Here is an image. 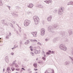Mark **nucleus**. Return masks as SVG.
I'll use <instances>...</instances> for the list:
<instances>
[{"label": "nucleus", "instance_id": "nucleus-5", "mask_svg": "<svg viewBox=\"0 0 73 73\" xmlns=\"http://www.w3.org/2000/svg\"><path fill=\"white\" fill-rule=\"evenodd\" d=\"M59 48L61 49L62 50H66L67 49V48L64 46H63L62 45H60V46Z\"/></svg>", "mask_w": 73, "mask_h": 73}, {"label": "nucleus", "instance_id": "nucleus-35", "mask_svg": "<svg viewBox=\"0 0 73 73\" xmlns=\"http://www.w3.org/2000/svg\"><path fill=\"white\" fill-rule=\"evenodd\" d=\"M7 7H8V8L9 9V10H10V8H11V7L9 6H7Z\"/></svg>", "mask_w": 73, "mask_h": 73}, {"label": "nucleus", "instance_id": "nucleus-4", "mask_svg": "<svg viewBox=\"0 0 73 73\" xmlns=\"http://www.w3.org/2000/svg\"><path fill=\"white\" fill-rule=\"evenodd\" d=\"M31 21L30 20H26L24 21V25L25 27H27L29 25Z\"/></svg>", "mask_w": 73, "mask_h": 73}, {"label": "nucleus", "instance_id": "nucleus-40", "mask_svg": "<svg viewBox=\"0 0 73 73\" xmlns=\"http://www.w3.org/2000/svg\"><path fill=\"white\" fill-rule=\"evenodd\" d=\"M11 55H12V56H13V54H14V53L13 52H12L11 54Z\"/></svg>", "mask_w": 73, "mask_h": 73}, {"label": "nucleus", "instance_id": "nucleus-42", "mask_svg": "<svg viewBox=\"0 0 73 73\" xmlns=\"http://www.w3.org/2000/svg\"><path fill=\"white\" fill-rule=\"evenodd\" d=\"M22 69V70H25V69L24 68H21Z\"/></svg>", "mask_w": 73, "mask_h": 73}, {"label": "nucleus", "instance_id": "nucleus-17", "mask_svg": "<svg viewBox=\"0 0 73 73\" xmlns=\"http://www.w3.org/2000/svg\"><path fill=\"white\" fill-rule=\"evenodd\" d=\"M9 25H10V26H11V27L12 28H14V27H13V26L12 25V24L11 23H9Z\"/></svg>", "mask_w": 73, "mask_h": 73}, {"label": "nucleus", "instance_id": "nucleus-21", "mask_svg": "<svg viewBox=\"0 0 73 73\" xmlns=\"http://www.w3.org/2000/svg\"><path fill=\"white\" fill-rule=\"evenodd\" d=\"M33 66L34 67L36 68H37V64H33Z\"/></svg>", "mask_w": 73, "mask_h": 73}, {"label": "nucleus", "instance_id": "nucleus-50", "mask_svg": "<svg viewBox=\"0 0 73 73\" xmlns=\"http://www.w3.org/2000/svg\"><path fill=\"white\" fill-rule=\"evenodd\" d=\"M16 33L18 35H19V33L18 32V31H16Z\"/></svg>", "mask_w": 73, "mask_h": 73}, {"label": "nucleus", "instance_id": "nucleus-49", "mask_svg": "<svg viewBox=\"0 0 73 73\" xmlns=\"http://www.w3.org/2000/svg\"><path fill=\"white\" fill-rule=\"evenodd\" d=\"M49 2H50V3H51V2H52V0H49Z\"/></svg>", "mask_w": 73, "mask_h": 73}, {"label": "nucleus", "instance_id": "nucleus-57", "mask_svg": "<svg viewBox=\"0 0 73 73\" xmlns=\"http://www.w3.org/2000/svg\"><path fill=\"white\" fill-rule=\"evenodd\" d=\"M45 40L46 41H48V39H45Z\"/></svg>", "mask_w": 73, "mask_h": 73}, {"label": "nucleus", "instance_id": "nucleus-54", "mask_svg": "<svg viewBox=\"0 0 73 73\" xmlns=\"http://www.w3.org/2000/svg\"><path fill=\"white\" fill-rule=\"evenodd\" d=\"M30 50H31V51H33V49L31 48Z\"/></svg>", "mask_w": 73, "mask_h": 73}, {"label": "nucleus", "instance_id": "nucleus-27", "mask_svg": "<svg viewBox=\"0 0 73 73\" xmlns=\"http://www.w3.org/2000/svg\"><path fill=\"white\" fill-rule=\"evenodd\" d=\"M57 11L56 10H54V13H57Z\"/></svg>", "mask_w": 73, "mask_h": 73}, {"label": "nucleus", "instance_id": "nucleus-44", "mask_svg": "<svg viewBox=\"0 0 73 73\" xmlns=\"http://www.w3.org/2000/svg\"><path fill=\"white\" fill-rule=\"evenodd\" d=\"M28 72H29V71H31V69L30 68H29L28 70Z\"/></svg>", "mask_w": 73, "mask_h": 73}, {"label": "nucleus", "instance_id": "nucleus-63", "mask_svg": "<svg viewBox=\"0 0 73 73\" xmlns=\"http://www.w3.org/2000/svg\"><path fill=\"white\" fill-rule=\"evenodd\" d=\"M20 44H22V42H20Z\"/></svg>", "mask_w": 73, "mask_h": 73}, {"label": "nucleus", "instance_id": "nucleus-29", "mask_svg": "<svg viewBox=\"0 0 73 73\" xmlns=\"http://www.w3.org/2000/svg\"><path fill=\"white\" fill-rule=\"evenodd\" d=\"M46 54L47 55H49V54H50V53L48 52H46Z\"/></svg>", "mask_w": 73, "mask_h": 73}, {"label": "nucleus", "instance_id": "nucleus-10", "mask_svg": "<svg viewBox=\"0 0 73 73\" xmlns=\"http://www.w3.org/2000/svg\"><path fill=\"white\" fill-rule=\"evenodd\" d=\"M27 7H28V8H32L33 7V5L32 3H30L29 5H27Z\"/></svg>", "mask_w": 73, "mask_h": 73}, {"label": "nucleus", "instance_id": "nucleus-30", "mask_svg": "<svg viewBox=\"0 0 73 73\" xmlns=\"http://www.w3.org/2000/svg\"><path fill=\"white\" fill-rule=\"evenodd\" d=\"M46 4H49V0L48 1H46Z\"/></svg>", "mask_w": 73, "mask_h": 73}, {"label": "nucleus", "instance_id": "nucleus-24", "mask_svg": "<svg viewBox=\"0 0 73 73\" xmlns=\"http://www.w3.org/2000/svg\"><path fill=\"white\" fill-rule=\"evenodd\" d=\"M69 58L71 59V60H72V64H73V59L71 57H70V56H69Z\"/></svg>", "mask_w": 73, "mask_h": 73}, {"label": "nucleus", "instance_id": "nucleus-16", "mask_svg": "<svg viewBox=\"0 0 73 73\" xmlns=\"http://www.w3.org/2000/svg\"><path fill=\"white\" fill-rule=\"evenodd\" d=\"M38 7L39 8H43V6L40 5H38Z\"/></svg>", "mask_w": 73, "mask_h": 73}, {"label": "nucleus", "instance_id": "nucleus-2", "mask_svg": "<svg viewBox=\"0 0 73 73\" xmlns=\"http://www.w3.org/2000/svg\"><path fill=\"white\" fill-rule=\"evenodd\" d=\"M33 19L34 21L35 25L38 24L39 23V19L38 17L36 16H34L33 17Z\"/></svg>", "mask_w": 73, "mask_h": 73}, {"label": "nucleus", "instance_id": "nucleus-14", "mask_svg": "<svg viewBox=\"0 0 73 73\" xmlns=\"http://www.w3.org/2000/svg\"><path fill=\"white\" fill-rule=\"evenodd\" d=\"M5 60L7 63L8 62V61H9V60L8 58H7V57L5 58Z\"/></svg>", "mask_w": 73, "mask_h": 73}, {"label": "nucleus", "instance_id": "nucleus-6", "mask_svg": "<svg viewBox=\"0 0 73 73\" xmlns=\"http://www.w3.org/2000/svg\"><path fill=\"white\" fill-rule=\"evenodd\" d=\"M41 35L42 36H43L45 35V30L44 29H41Z\"/></svg>", "mask_w": 73, "mask_h": 73}, {"label": "nucleus", "instance_id": "nucleus-23", "mask_svg": "<svg viewBox=\"0 0 73 73\" xmlns=\"http://www.w3.org/2000/svg\"><path fill=\"white\" fill-rule=\"evenodd\" d=\"M38 62L39 64H41V63H42V61L41 60L38 61Z\"/></svg>", "mask_w": 73, "mask_h": 73}, {"label": "nucleus", "instance_id": "nucleus-26", "mask_svg": "<svg viewBox=\"0 0 73 73\" xmlns=\"http://www.w3.org/2000/svg\"><path fill=\"white\" fill-rule=\"evenodd\" d=\"M71 1H70L68 2L67 4L68 5H71Z\"/></svg>", "mask_w": 73, "mask_h": 73}, {"label": "nucleus", "instance_id": "nucleus-15", "mask_svg": "<svg viewBox=\"0 0 73 73\" xmlns=\"http://www.w3.org/2000/svg\"><path fill=\"white\" fill-rule=\"evenodd\" d=\"M34 52L35 54H38V50H35L34 51Z\"/></svg>", "mask_w": 73, "mask_h": 73}, {"label": "nucleus", "instance_id": "nucleus-48", "mask_svg": "<svg viewBox=\"0 0 73 73\" xmlns=\"http://www.w3.org/2000/svg\"><path fill=\"white\" fill-rule=\"evenodd\" d=\"M34 70H35V71H36V70H38V69L35 68L34 69Z\"/></svg>", "mask_w": 73, "mask_h": 73}, {"label": "nucleus", "instance_id": "nucleus-45", "mask_svg": "<svg viewBox=\"0 0 73 73\" xmlns=\"http://www.w3.org/2000/svg\"><path fill=\"white\" fill-rule=\"evenodd\" d=\"M48 52L49 53H52V51H51V50H50L48 51Z\"/></svg>", "mask_w": 73, "mask_h": 73}, {"label": "nucleus", "instance_id": "nucleus-11", "mask_svg": "<svg viewBox=\"0 0 73 73\" xmlns=\"http://www.w3.org/2000/svg\"><path fill=\"white\" fill-rule=\"evenodd\" d=\"M37 32H35V33H32L31 34L33 35V37L37 36Z\"/></svg>", "mask_w": 73, "mask_h": 73}, {"label": "nucleus", "instance_id": "nucleus-22", "mask_svg": "<svg viewBox=\"0 0 73 73\" xmlns=\"http://www.w3.org/2000/svg\"><path fill=\"white\" fill-rule=\"evenodd\" d=\"M0 5H3V3H2L1 0H0Z\"/></svg>", "mask_w": 73, "mask_h": 73}, {"label": "nucleus", "instance_id": "nucleus-59", "mask_svg": "<svg viewBox=\"0 0 73 73\" xmlns=\"http://www.w3.org/2000/svg\"><path fill=\"white\" fill-rule=\"evenodd\" d=\"M29 73H32V71H31L30 72H29Z\"/></svg>", "mask_w": 73, "mask_h": 73}, {"label": "nucleus", "instance_id": "nucleus-46", "mask_svg": "<svg viewBox=\"0 0 73 73\" xmlns=\"http://www.w3.org/2000/svg\"><path fill=\"white\" fill-rule=\"evenodd\" d=\"M27 43H28V44H29V41L28 40H27Z\"/></svg>", "mask_w": 73, "mask_h": 73}, {"label": "nucleus", "instance_id": "nucleus-32", "mask_svg": "<svg viewBox=\"0 0 73 73\" xmlns=\"http://www.w3.org/2000/svg\"><path fill=\"white\" fill-rule=\"evenodd\" d=\"M25 45H27V44H28V42H26L25 43Z\"/></svg>", "mask_w": 73, "mask_h": 73}, {"label": "nucleus", "instance_id": "nucleus-18", "mask_svg": "<svg viewBox=\"0 0 73 73\" xmlns=\"http://www.w3.org/2000/svg\"><path fill=\"white\" fill-rule=\"evenodd\" d=\"M12 71H14V70H15V68L13 67H12L11 68Z\"/></svg>", "mask_w": 73, "mask_h": 73}, {"label": "nucleus", "instance_id": "nucleus-9", "mask_svg": "<svg viewBox=\"0 0 73 73\" xmlns=\"http://www.w3.org/2000/svg\"><path fill=\"white\" fill-rule=\"evenodd\" d=\"M52 17L51 16L49 17L47 19V20L48 22H51V20H52Z\"/></svg>", "mask_w": 73, "mask_h": 73}, {"label": "nucleus", "instance_id": "nucleus-12", "mask_svg": "<svg viewBox=\"0 0 73 73\" xmlns=\"http://www.w3.org/2000/svg\"><path fill=\"white\" fill-rule=\"evenodd\" d=\"M68 33L69 34V36H70L72 35V31L71 30H70L68 31Z\"/></svg>", "mask_w": 73, "mask_h": 73}, {"label": "nucleus", "instance_id": "nucleus-20", "mask_svg": "<svg viewBox=\"0 0 73 73\" xmlns=\"http://www.w3.org/2000/svg\"><path fill=\"white\" fill-rule=\"evenodd\" d=\"M9 70H11V69H10V68L9 67H8L7 68V71H8V72H9Z\"/></svg>", "mask_w": 73, "mask_h": 73}, {"label": "nucleus", "instance_id": "nucleus-31", "mask_svg": "<svg viewBox=\"0 0 73 73\" xmlns=\"http://www.w3.org/2000/svg\"><path fill=\"white\" fill-rule=\"evenodd\" d=\"M20 29H19V31L20 32H21V27L20 28Z\"/></svg>", "mask_w": 73, "mask_h": 73}, {"label": "nucleus", "instance_id": "nucleus-53", "mask_svg": "<svg viewBox=\"0 0 73 73\" xmlns=\"http://www.w3.org/2000/svg\"><path fill=\"white\" fill-rule=\"evenodd\" d=\"M30 48H32V46H30L29 47Z\"/></svg>", "mask_w": 73, "mask_h": 73}, {"label": "nucleus", "instance_id": "nucleus-62", "mask_svg": "<svg viewBox=\"0 0 73 73\" xmlns=\"http://www.w3.org/2000/svg\"><path fill=\"white\" fill-rule=\"evenodd\" d=\"M46 56V55H45V54L44 55V56L45 57Z\"/></svg>", "mask_w": 73, "mask_h": 73}, {"label": "nucleus", "instance_id": "nucleus-34", "mask_svg": "<svg viewBox=\"0 0 73 73\" xmlns=\"http://www.w3.org/2000/svg\"><path fill=\"white\" fill-rule=\"evenodd\" d=\"M65 41H67V42H68V41H69V40L68 39H66L65 40Z\"/></svg>", "mask_w": 73, "mask_h": 73}, {"label": "nucleus", "instance_id": "nucleus-47", "mask_svg": "<svg viewBox=\"0 0 73 73\" xmlns=\"http://www.w3.org/2000/svg\"><path fill=\"white\" fill-rule=\"evenodd\" d=\"M12 23H13V24H15V22L14 21H12Z\"/></svg>", "mask_w": 73, "mask_h": 73}, {"label": "nucleus", "instance_id": "nucleus-19", "mask_svg": "<svg viewBox=\"0 0 73 73\" xmlns=\"http://www.w3.org/2000/svg\"><path fill=\"white\" fill-rule=\"evenodd\" d=\"M30 53H31V55H32V56H33L35 55V54H34V53H33L32 52H30Z\"/></svg>", "mask_w": 73, "mask_h": 73}, {"label": "nucleus", "instance_id": "nucleus-1", "mask_svg": "<svg viewBox=\"0 0 73 73\" xmlns=\"http://www.w3.org/2000/svg\"><path fill=\"white\" fill-rule=\"evenodd\" d=\"M57 27V25H54L52 26H50L48 27V30L50 32L54 33V31H53L54 30V28H56Z\"/></svg>", "mask_w": 73, "mask_h": 73}, {"label": "nucleus", "instance_id": "nucleus-61", "mask_svg": "<svg viewBox=\"0 0 73 73\" xmlns=\"http://www.w3.org/2000/svg\"><path fill=\"white\" fill-rule=\"evenodd\" d=\"M38 58H37L36 59V61H38Z\"/></svg>", "mask_w": 73, "mask_h": 73}, {"label": "nucleus", "instance_id": "nucleus-8", "mask_svg": "<svg viewBox=\"0 0 73 73\" xmlns=\"http://www.w3.org/2000/svg\"><path fill=\"white\" fill-rule=\"evenodd\" d=\"M65 33H66V32H61L60 33V35H62V36H63V37L65 36Z\"/></svg>", "mask_w": 73, "mask_h": 73}, {"label": "nucleus", "instance_id": "nucleus-51", "mask_svg": "<svg viewBox=\"0 0 73 73\" xmlns=\"http://www.w3.org/2000/svg\"><path fill=\"white\" fill-rule=\"evenodd\" d=\"M15 67H18V65L16 64L15 65Z\"/></svg>", "mask_w": 73, "mask_h": 73}, {"label": "nucleus", "instance_id": "nucleus-25", "mask_svg": "<svg viewBox=\"0 0 73 73\" xmlns=\"http://www.w3.org/2000/svg\"><path fill=\"white\" fill-rule=\"evenodd\" d=\"M13 14L14 15V16H18V14H16L13 13Z\"/></svg>", "mask_w": 73, "mask_h": 73}, {"label": "nucleus", "instance_id": "nucleus-64", "mask_svg": "<svg viewBox=\"0 0 73 73\" xmlns=\"http://www.w3.org/2000/svg\"><path fill=\"white\" fill-rule=\"evenodd\" d=\"M11 49H12V50H13L14 48L13 47V48H12Z\"/></svg>", "mask_w": 73, "mask_h": 73}, {"label": "nucleus", "instance_id": "nucleus-36", "mask_svg": "<svg viewBox=\"0 0 73 73\" xmlns=\"http://www.w3.org/2000/svg\"><path fill=\"white\" fill-rule=\"evenodd\" d=\"M34 40V42H36L37 41V40H35V39Z\"/></svg>", "mask_w": 73, "mask_h": 73}, {"label": "nucleus", "instance_id": "nucleus-28", "mask_svg": "<svg viewBox=\"0 0 73 73\" xmlns=\"http://www.w3.org/2000/svg\"><path fill=\"white\" fill-rule=\"evenodd\" d=\"M42 59H43V60H44V61H45L46 60V58H45L44 57H42Z\"/></svg>", "mask_w": 73, "mask_h": 73}, {"label": "nucleus", "instance_id": "nucleus-58", "mask_svg": "<svg viewBox=\"0 0 73 73\" xmlns=\"http://www.w3.org/2000/svg\"><path fill=\"white\" fill-rule=\"evenodd\" d=\"M14 63H15V62H16V60H15V61H13Z\"/></svg>", "mask_w": 73, "mask_h": 73}, {"label": "nucleus", "instance_id": "nucleus-38", "mask_svg": "<svg viewBox=\"0 0 73 73\" xmlns=\"http://www.w3.org/2000/svg\"><path fill=\"white\" fill-rule=\"evenodd\" d=\"M6 38L7 39L9 38V36H8V35L7 36H6Z\"/></svg>", "mask_w": 73, "mask_h": 73}, {"label": "nucleus", "instance_id": "nucleus-55", "mask_svg": "<svg viewBox=\"0 0 73 73\" xmlns=\"http://www.w3.org/2000/svg\"><path fill=\"white\" fill-rule=\"evenodd\" d=\"M52 53L53 54V53H54V51H52Z\"/></svg>", "mask_w": 73, "mask_h": 73}, {"label": "nucleus", "instance_id": "nucleus-60", "mask_svg": "<svg viewBox=\"0 0 73 73\" xmlns=\"http://www.w3.org/2000/svg\"><path fill=\"white\" fill-rule=\"evenodd\" d=\"M18 71H19L20 70V69H18L17 70Z\"/></svg>", "mask_w": 73, "mask_h": 73}, {"label": "nucleus", "instance_id": "nucleus-43", "mask_svg": "<svg viewBox=\"0 0 73 73\" xmlns=\"http://www.w3.org/2000/svg\"><path fill=\"white\" fill-rule=\"evenodd\" d=\"M31 41L32 42H34V40H31Z\"/></svg>", "mask_w": 73, "mask_h": 73}, {"label": "nucleus", "instance_id": "nucleus-33", "mask_svg": "<svg viewBox=\"0 0 73 73\" xmlns=\"http://www.w3.org/2000/svg\"><path fill=\"white\" fill-rule=\"evenodd\" d=\"M11 36V33H9V35H8V36Z\"/></svg>", "mask_w": 73, "mask_h": 73}, {"label": "nucleus", "instance_id": "nucleus-7", "mask_svg": "<svg viewBox=\"0 0 73 73\" xmlns=\"http://www.w3.org/2000/svg\"><path fill=\"white\" fill-rule=\"evenodd\" d=\"M60 38H59V37H57L54 38L53 40V42H57V41H58V40H59Z\"/></svg>", "mask_w": 73, "mask_h": 73}, {"label": "nucleus", "instance_id": "nucleus-39", "mask_svg": "<svg viewBox=\"0 0 73 73\" xmlns=\"http://www.w3.org/2000/svg\"><path fill=\"white\" fill-rule=\"evenodd\" d=\"M37 44H39V45H41V44L39 42H38Z\"/></svg>", "mask_w": 73, "mask_h": 73}, {"label": "nucleus", "instance_id": "nucleus-37", "mask_svg": "<svg viewBox=\"0 0 73 73\" xmlns=\"http://www.w3.org/2000/svg\"><path fill=\"white\" fill-rule=\"evenodd\" d=\"M71 5H73V1H71Z\"/></svg>", "mask_w": 73, "mask_h": 73}, {"label": "nucleus", "instance_id": "nucleus-52", "mask_svg": "<svg viewBox=\"0 0 73 73\" xmlns=\"http://www.w3.org/2000/svg\"><path fill=\"white\" fill-rule=\"evenodd\" d=\"M24 40H26V39H27V37H24Z\"/></svg>", "mask_w": 73, "mask_h": 73}, {"label": "nucleus", "instance_id": "nucleus-3", "mask_svg": "<svg viewBox=\"0 0 73 73\" xmlns=\"http://www.w3.org/2000/svg\"><path fill=\"white\" fill-rule=\"evenodd\" d=\"M64 7H61L60 9L58 10V14L60 15H61L62 14V13H63V11H64Z\"/></svg>", "mask_w": 73, "mask_h": 73}, {"label": "nucleus", "instance_id": "nucleus-56", "mask_svg": "<svg viewBox=\"0 0 73 73\" xmlns=\"http://www.w3.org/2000/svg\"><path fill=\"white\" fill-rule=\"evenodd\" d=\"M14 48V49H15L16 48V47L15 46V45H14V47H13Z\"/></svg>", "mask_w": 73, "mask_h": 73}, {"label": "nucleus", "instance_id": "nucleus-41", "mask_svg": "<svg viewBox=\"0 0 73 73\" xmlns=\"http://www.w3.org/2000/svg\"><path fill=\"white\" fill-rule=\"evenodd\" d=\"M15 63H14V62H13L12 64V65H15Z\"/></svg>", "mask_w": 73, "mask_h": 73}, {"label": "nucleus", "instance_id": "nucleus-13", "mask_svg": "<svg viewBox=\"0 0 73 73\" xmlns=\"http://www.w3.org/2000/svg\"><path fill=\"white\" fill-rule=\"evenodd\" d=\"M69 64H70V62H69L66 61L64 63V65H68Z\"/></svg>", "mask_w": 73, "mask_h": 73}]
</instances>
